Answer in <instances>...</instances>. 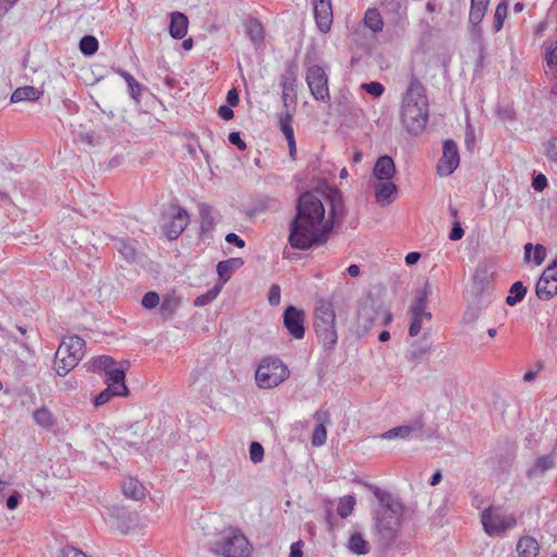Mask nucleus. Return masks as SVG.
<instances>
[{
	"mask_svg": "<svg viewBox=\"0 0 557 557\" xmlns=\"http://www.w3.org/2000/svg\"><path fill=\"white\" fill-rule=\"evenodd\" d=\"M296 209L289 227L290 246L307 250L324 245L333 231V221H326L321 199L313 193H304L297 200Z\"/></svg>",
	"mask_w": 557,
	"mask_h": 557,
	"instance_id": "1",
	"label": "nucleus"
},
{
	"mask_svg": "<svg viewBox=\"0 0 557 557\" xmlns=\"http://www.w3.org/2000/svg\"><path fill=\"white\" fill-rule=\"evenodd\" d=\"M369 486L380 503V507L374 513L375 532L379 535L381 544L384 547H391L400 532L404 505L391 493L373 485Z\"/></svg>",
	"mask_w": 557,
	"mask_h": 557,
	"instance_id": "2",
	"label": "nucleus"
},
{
	"mask_svg": "<svg viewBox=\"0 0 557 557\" xmlns=\"http://www.w3.org/2000/svg\"><path fill=\"white\" fill-rule=\"evenodd\" d=\"M400 119L409 134H420L428 123L429 101L423 84L411 74L407 91L403 98Z\"/></svg>",
	"mask_w": 557,
	"mask_h": 557,
	"instance_id": "3",
	"label": "nucleus"
},
{
	"mask_svg": "<svg viewBox=\"0 0 557 557\" xmlns=\"http://www.w3.org/2000/svg\"><path fill=\"white\" fill-rule=\"evenodd\" d=\"M335 318L332 302L320 299L313 312V326L319 341L326 350H333L337 343Z\"/></svg>",
	"mask_w": 557,
	"mask_h": 557,
	"instance_id": "4",
	"label": "nucleus"
},
{
	"mask_svg": "<svg viewBox=\"0 0 557 557\" xmlns=\"http://www.w3.org/2000/svg\"><path fill=\"white\" fill-rule=\"evenodd\" d=\"M255 376L259 387L273 388L289 376V370L281 359L267 357L260 362Z\"/></svg>",
	"mask_w": 557,
	"mask_h": 557,
	"instance_id": "5",
	"label": "nucleus"
},
{
	"mask_svg": "<svg viewBox=\"0 0 557 557\" xmlns=\"http://www.w3.org/2000/svg\"><path fill=\"white\" fill-rule=\"evenodd\" d=\"M209 549L224 557H247L249 542L238 530L232 529L222 533L220 541L211 543Z\"/></svg>",
	"mask_w": 557,
	"mask_h": 557,
	"instance_id": "6",
	"label": "nucleus"
},
{
	"mask_svg": "<svg viewBox=\"0 0 557 557\" xmlns=\"http://www.w3.org/2000/svg\"><path fill=\"white\" fill-rule=\"evenodd\" d=\"M392 320V313L383 308L381 300L373 297L366 298L358 310V324L364 331L375 324L388 325Z\"/></svg>",
	"mask_w": 557,
	"mask_h": 557,
	"instance_id": "7",
	"label": "nucleus"
},
{
	"mask_svg": "<svg viewBox=\"0 0 557 557\" xmlns=\"http://www.w3.org/2000/svg\"><path fill=\"white\" fill-rule=\"evenodd\" d=\"M306 82L317 101L326 102L330 100L327 75L321 66H309L306 73Z\"/></svg>",
	"mask_w": 557,
	"mask_h": 557,
	"instance_id": "8",
	"label": "nucleus"
},
{
	"mask_svg": "<svg viewBox=\"0 0 557 557\" xmlns=\"http://www.w3.org/2000/svg\"><path fill=\"white\" fill-rule=\"evenodd\" d=\"M535 293L543 300H549L557 294V258L542 273Z\"/></svg>",
	"mask_w": 557,
	"mask_h": 557,
	"instance_id": "9",
	"label": "nucleus"
},
{
	"mask_svg": "<svg viewBox=\"0 0 557 557\" xmlns=\"http://www.w3.org/2000/svg\"><path fill=\"white\" fill-rule=\"evenodd\" d=\"M424 421L422 416L413 418L408 424L393 428L381 435L384 440L396 437L403 440L421 438L423 436Z\"/></svg>",
	"mask_w": 557,
	"mask_h": 557,
	"instance_id": "10",
	"label": "nucleus"
},
{
	"mask_svg": "<svg viewBox=\"0 0 557 557\" xmlns=\"http://www.w3.org/2000/svg\"><path fill=\"white\" fill-rule=\"evenodd\" d=\"M283 324L288 334L296 338L302 339L305 337V312L295 306H287L283 312Z\"/></svg>",
	"mask_w": 557,
	"mask_h": 557,
	"instance_id": "11",
	"label": "nucleus"
},
{
	"mask_svg": "<svg viewBox=\"0 0 557 557\" xmlns=\"http://www.w3.org/2000/svg\"><path fill=\"white\" fill-rule=\"evenodd\" d=\"M459 151L453 139H446L443 144V156L437 164V174L441 176L450 175L459 165Z\"/></svg>",
	"mask_w": 557,
	"mask_h": 557,
	"instance_id": "12",
	"label": "nucleus"
},
{
	"mask_svg": "<svg viewBox=\"0 0 557 557\" xmlns=\"http://www.w3.org/2000/svg\"><path fill=\"white\" fill-rule=\"evenodd\" d=\"M487 11V0H471L469 24H470V36L472 40L482 42L483 39V27L481 23Z\"/></svg>",
	"mask_w": 557,
	"mask_h": 557,
	"instance_id": "13",
	"label": "nucleus"
},
{
	"mask_svg": "<svg viewBox=\"0 0 557 557\" xmlns=\"http://www.w3.org/2000/svg\"><path fill=\"white\" fill-rule=\"evenodd\" d=\"M280 85L282 87V101L284 107H288L289 102L296 101L297 87V65L290 63L286 66L285 72L281 75Z\"/></svg>",
	"mask_w": 557,
	"mask_h": 557,
	"instance_id": "14",
	"label": "nucleus"
},
{
	"mask_svg": "<svg viewBox=\"0 0 557 557\" xmlns=\"http://www.w3.org/2000/svg\"><path fill=\"white\" fill-rule=\"evenodd\" d=\"M189 223L188 212L181 207H175L171 220L164 225V233L170 240H175L185 231Z\"/></svg>",
	"mask_w": 557,
	"mask_h": 557,
	"instance_id": "15",
	"label": "nucleus"
},
{
	"mask_svg": "<svg viewBox=\"0 0 557 557\" xmlns=\"http://www.w3.org/2000/svg\"><path fill=\"white\" fill-rule=\"evenodd\" d=\"M314 17L319 29L327 33L333 22L331 0H312Z\"/></svg>",
	"mask_w": 557,
	"mask_h": 557,
	"instance_id": "16",
	"label": "nucleus"
},
{
	"mask_svg": "<svg viewBox=\"0 0 557 557\" xmlns=\"http://www.w3.org/2000/svg\"><path fill=\"white\" fill-rule=\"evenodd\" d=\"M59 348L60 355H69L79 362L85 354V341L77 335L65 336L60 343Z\"/></svg>",
	"mask_w": 557,
	"mask_h": 557,
	"instance_id": "17",
	"label": "nucleus"
},
{
	"mask_svg": "<svg viewBox=\"0 0 557 557\" xmlns=\"http://www.w3.org/2000/svg\"><path fill=\"white\" fill-rule=\"evenodd\" d=\"M114 249L122 256L128 263H135L138 260L139 253L137 250V242L129 238L114 237L112 239Z\"/></svg>",
	"mask_w": 557,
	"mask_h": 557,
	"instance_id": "18",
	"label": "nucleus"
},
{
	"mask_svg": "<svg viewBox=\"0 0 557 557\" xmlns=\"http://www.w3.org/2000/svg\"><path fill=\"white\" fill-rule=\"evenodd\" d=\"M128 367V361H123L121 363H116L110 370H108L106 374V383L108 386H113L122 392L128 394V388L125 385V372Z\"/></svg>",
	"mask_w": 557,
	"mask_h": 557,
	"instance_id": "19",
	"label": "nucleus"
},
{
	"mask_svg": "<svg viewBox=\"0 0 557 557\" xmlns=\"http://www.w3.org/2000/svg\"><path fill=\"white\" fill-rule=\"evenodd\" d=\"M382 8L393 24H400L406 16L407 0H383Z\"/></svg>",
	"mask_w": 557,
	"mask_h": 557,
	"instance_id": "20",
	"label": "nucleus"
},
{
	"mask_svg": "<svg viewBox=\"0 0 557 557\" xmlns=\"http://www.w3.org/2000/svg\"><path fill=\"white\" fill-rule=\"evenodd\" d=\"M372 174L377 181H391L396 174L394 160L389 156L380 157L373 166Z\"/></svg>",
	"mask_w": 557,
	"mask_h": 557,
	"instance_id": "21",
	"label": "nucleus"
},
{
	"mask_svg": "<svg viewBox=\"0 0 557 557\" xmlns=\"http://www.w3.org/2000/svg\"><path fill=\"white\" fill-rule=\"evenodd\" d=\"M513 515H496L490 511V536L500 535L516 525Z\"/></svg>",
	"mask_w": 557,
	"mask_h": 557,
	"instance_id": "22",
	"label": "nucleus"
},
{
	"mask_svg": "<svg viewBox=\"0 0 557 557\" xmlns=\"http://www.w3.org/2000/svg\"><path fill=\"white\" fill-rule=\"evenodd\" d=\"M374 196L381 206L389 205L397 196L398 188L391 181H381L373 186Z\"/></svg>",
	"mask_w": 557,
	"mask_h": 557,
	"instance_id": "23",
	"label": "nucleus"
},
{
	"mask_svg": "<svg viewBox=\"0 0 557 557\" xmlns=\"http://www.w3.org/2000/svg\"><path fill=\"white\" fill-rule=\"evenodd\" d=\"M327 198L330 201V212L326 221H333L334 226L335 224L343 222L345 216V207L342 195L337 189L333 190Z\"/></svg>",
	"mask_w": 557,
	"mask_h": 557,
	"instance_id": "24",
	"label": "nucleus"
},
{
	"mask_svg": "<svg viewBox=\"0 0 557 557\" xmlns=\"http://www.w3.org/2000/svg\"><path fill=\"white\" fill-rule=\"evenodd\" d=\"M487 288V264L480 262L476 267L472 280H471V292L476 296L481 297Z\"/></svg>",
	"mask_w": 557,
	"mask_h": 557,
	"instance_id": "25",
	"label": "nucleus"
},
{
	"mask_svg": "<svg viewBox=\"0 0 557 557\" xmlns=\"http://www.w3.org/2000/svg\"><path fill=\"white\" fill-rule=\"evenodd\" d=\"M188 28V18L181 12H173L170 21V35L174 39H182L186 36Z\"/></svg>",
	"mask_w": 557,
	"mask_h": 557,
	"instance_id": "26",
	"label": "nucleus"
},
{
	"mask_svg": "<svg viewBox=\"0 0 557 557\" xmlns=\"http://www.w3.org/2000/svg\"><path fill=\"white\" fill-rule=\"evenodd\" d=\"M411 321L408 330V334L411 337H416L425 326L431 323V312H419L410 311Z\"/></svg>",
	"mask_w": 557,
	"mask_h": 557,
	"instance_id": "27",
	"label": "nucleus"
},
{
	"mask_svg": "<svg viewBox=\"0 0 557 557\" xmlns=\"http://www.w3.org/2000/svg\"><path fill=\"white\" fill-rule=\"evenodd\" d=\"M518 557H536L540 552L537 541L529 535L522 536L516 547Z\"/></svg>",
	"mask_w": 557,
	"mask_h": 557,
	"instance_id": "28",
	"label": "nucleus"
},
{
	"mask_svg": "<svg viewBox=\"0 0 557 557\" xmlns=\"http://www.w3.org/2000/svg\"><path fill=\"white\" fill-rule=\"evenodd\" d=\"M246 35L253 45H260L264 39V30L258 18L249 17L244 22Z\"/></svg>",
	"mask_w": 557,
	"mask_h": 557,
	"instance_id": "29",
	"label": "nucleus"
},
{
	"mask_svg": "<svg viewBox=\"0 0 557 557\" xmlns=\"http://www.w3.org/2000/svg\"><path fill=\"white\" fill-rule=\"evenodd\" d=\"M555 467V460L553 456H541L535 459L534 465L528 470L527 476L529 479H534L539 475L544 474L547 470L553 469Z\"/></svg>",
	"mask_w": 557,
	"mask_h": 557,
	"instance_id": "30",
	"label": "nucleus"
},
{
	"mask_svg": "<svg viewBox=\"0 0 557 557\" xmlns=\"http://www.w3.org/2000/svg\"><path fill=\"white\" fill-rule=\"evenodd\" d=\"M77 364L78 362L69 355H60V348L58 347L54 356V370L59 376H65Z\"/></svg>",
	"mask_w": 557,
	"mask_h": 557,
	"instance_id": "31",
	"label": "nucleus"
},
{
	"mask_svg": "<svg viewBox=\"0 0 557 557\" xmlns=\"http://www.w3.org/2000/svg\"><path fill=\"white\" fill-rule=\"evenodd\" d=\"M122 490L126 497L134 500H139L145 496L144 485L134 478L125 479L122 484Z\"/></svg>",
	"mask_w": 557,
	"mask_h": 557,
	"instance_id": "32",
	"label": "nucleus"
},
{
	"mask_svg": "<svg viewBox=\"0 0 557 557\" xmlns=\"http://www.w3.org/2000/svg\"><path fill=\"white\" fill-rule=\"evenodd\" d=\"M198 212L200 218L201 234L211 232L215 225L212 208L209 205L201 202L198 205Z\"/></svg>",
	"mask_w": 557,
	"mask_h": 557,
	"instance_id": "33",
	"label": "nucleus"
},
{
	"mask_svg": "<svg viewBox=\"0 0 557 557\" xmlns=\"http://www.w3.org/2000/svg\"><path fill=\"white\" fill-rule=\"evenodd\" d=\"M180 297L174 293L163 296L160 304V314L163 319H171L180 307Z\"/></svg>",
	"mask_w": 557,
	"mask_h": 557,
	"instance_id": "34",
	"label": "nucleus"
},
{
	"mask_svg": "<svg viewBox=\"0 0 557 557\" xmlns=\"http://www.w3.org/2000/svg\"><path fill=\"white\" fill-rule=\"evenodd\" d=\"M243 265L244 260L242 258H230L218 263L216 272L220 278L226 282L231 277V273L234 270L242 268Z\"/></svg>",
	"mask_w": 557,
	"mask_h": 557,
	"instance_id": "35",
	"label": "nucleus"
},
{
	"mask_svg": "<svg viewBox=\"0 0 557 557\" xmlns=\"http://www.w3.org/2000/svg\"><path fill=\"white\" fill-rule=\"evenodd\" d=\"M347 547L350 552L357 555H367L370 552V544L364 540L360 532H354L350 534Z\"/></svg>",
	"mask_w": 557,
	"mask_h": 557,
	"instance_id": "36",
	"label": "nucleus"
},
{
	"mask_svg": "<svg viewBox=\"0 0 557 557\" xmlns=\"http://www.w3.org/2000/svg\"><path fill=\"white\" fill-rule=\"evenodd\" d=\"M40 95L41 91L34 86L18 87L13 91L11 102L38 100Z\"/></svg>",
	"mask_w": 557,
	"mask_h": 557,
	"instance_id": "37",
	"label": "nucleus"
},
{
	"mask_svg": "<svg viewBox=\"0 0 557 557\" xmlns=\"http://www.w3.org/2000/svg\"><path fill=\"white\" fill-rule=\"evenodd\" d=\"M33 419L37 425L46 430H52L55 426V418L53 417L52 412L46 407L36 409L33 412Z\"/></svg>",
	"mask_w": 557,
	"mask_h": 557,
	"instance_id": "38",
	"label": "nucleus"
},
{
	"mask_svg": "<svg viewBox=\"0 0 557 557\" xmlns=\"http://www.w3.org/2000/svg\"><path fill=\"white\" fill-rule=\"evenodd\" d=\"M362 21L364 26L373 33H380L383 29L384 22L377 9H368Z\"/></svg>",
	"mask_w": 557,
	"mask_h": 557,
	"instance_id": "39",
	"label": "nucleus"
},
{
	"mask_svg": "<svg viewBox=\"0 0 557 557\" xmlns=\"http://www.w3.org/2000/svg\"><path fill=\"white\" fill-rule=\"evenodd\" d=\"M430 294H431V285L426 281L424 283V286L421 289L417 290L414 301L410 307V311L429 312L426 310V306H428V298H429Z\"/></svg>",
	"mask_w": 557,
	"mask_h": 557,
	"instance_id": "40",
	"label": "nucleus"
},
{
	"mask_svg": "<svg viewBox=\"0 0 557 557\" xmlns=\"http://www.w3.org/2000/svg\"><path fill=\"white\" fill-rule=\"evenodd\" d=\"M497 119L504 123H511L516 121L517 114L510 101L498 102L495 108Z\"/></svg>",
	"mask_w": 557,
	"mask_h": 557,
	"instance_id": "41",
	"label": "nucleus"
},
{
	"mask_svg": "<svg viewBox=\"0 0 557 557\" xmlns=\"http://www.w3.org/2000/svg\"><path fill=\"white\" fill-rule=\"evenodd\" d=\"M431 348L432 345L428 342L413 343L407 354L408 361L414 364L419 363L431 351Z\"/></svg>",
	"mask_w": 557,
	"mask_h": 557,
	"instance_id": "42",
	"label": "nucleus"
},
{
	"mask_svg": "<svg viewBox=\"0 0 557 557\" xmlns=\"http://www.w3.org/2000/svg\"><path fill=\"white\" fill-rule=\"evenodd\" d=\"M525 294L527 287L521 281H517L509 289V295L506 297V304L509 306H516L525 297Z\"/></svg>",
	"mask_w": 557,
	"mask_h": 557,
	"instance_id": "43",
	"label": "nucleus"
},
{
	"mask_svg": "<svg viewBox=\"0 0 557 557\" xmlns=\"http://www.w3.org/2000/svg\"><path fill=\"white\" fill-rule=\"evenodd\" d=\"M515 457H516V446H515V444L511 443L508 445L505 455L500 456L497 461L498 468L503 473H506L510 470V468L513 463Z\"/></svg>",
	"mask_w": 557,
	"mask_h": 557,
	"instance_id": "44",
	"label": "nucleus"
},
{
	"mask_svg": "<svg viewBox=\"0 0 557 557\" xmlns=\"http://www.w3.org/2000/svg\"><path fill=\"white\" fill-rule=\"evenodd\" d=\"M99 42L97 38L92 35H85L79 40V50L86 57L94 55L97 52Z\"/></svg>",
	"mask_w": 557,
	"mask_h": 557,
	"instance_id": "45",
	"label": "nucleus"
},
{
	"mask_svg": "<svg viewBox=\"0 0 557 557\" xmlns=\"http://www.w3.org/2000/svg\"><path fill=\"white\" fill-rule=\"evenodd\" d=\"M127 393L122 392L113 386H107L102 392H100L94 400L95 406L99 407L107 404L112 396H126Z\"/></svg>",
	"mask_w": 557,
	"mask_h": 557,
	"instance_id": "46",
	"label": "nucleus"
},
{
	"mask_svg": "<svg viewBox=\"0 0 557 557\" xmlns=\"http://www.w3.org/2000/svg\"><path fill=\"white\" fill-rule=\"evenodd\" d=\"M508 14V0H503L495 10L494 13V30L499 32L504 25V22Z\"/></svg>",
	"mask_w": 557,
	"mask_h": 557,
	"instance_id": "47",
	"label": "nucleus"
},
{
	"mask_svg": "<svg viewBox=\"0 0 557 557\" xmlns=\"http://www.w3.org/2000/svg\"><path fill=\"white\" fill-rule=\"evenodd\" d=\"M293 122V114L289 111H286L284 114L280 116V131L284 135L285 139H292L295 138L294 129L292 126Z\"/></svg>",
	"mask_w": 557,
	"mask_h": 557,
	"instance_id": "48",
	"label": "nucleus"
},
{
	"mask_svg": "<svg viewBox=\"0 0 557 557\" xmlns=\"http://www.w3.org/2000/svg\"><path fill=\"white\" fill-rule=\"evenodd\" d=\"M356 505L355 497L351 495L344 496L339 498L337 506V513L342 518H347L354 511Z\"/></svg>",
	"mask_w": 557,
	"mask_h": 557,
	"instance_id": "49",
	"label": "nucleus"
},
{
	"mask_svg": "<svg viewBox=\"0 0 557 557\" xmlns=\"http://www.w3.org/2000/svg\"><path fill=\"white\" fill-rule=\"evenodd\" d=\"M121 75L127 83L128 92L133 99L139 101L141 96V85L127 72H122Z\"/></svg>",
	"mask_w": 557,
	"mask_h": 557,
	"instance_id": "50",
	"label": "nucleus"
},
{
	"mask_svg": "<svg viewBox=\"0 0 557 557\" xmlns=\"http://www.w3.org/2000/svg\"><path fill=\"white\" fill-rule=\"evenodd\" d=\"M116 364L115 360H113L109 356H99L97 358H94L90 362V367L92 369H98L103 371L104 373L110 370L112 367Z\"/></svg>",
	"mask_w": 557,
	"mask_h": 557,
	"instance_id": "51",
	"label": "nucleus"
},
{
	"mask_svg": "<svg viewBox=\"0 0 557 557\" xmlns=\"http://www.w3.org/2000/svg\"><path fill=\"white\" fill-rule=\"evenodd\" d=\"M484 497L472 494V505L480 510L481 524L485 533H487V507H483Z\"/></svg>",
	"mask_w": 557,
	"mask_h": 557,
	"instance_id": "52",
	"label": "nucleus"
},
{
	"mask_svg": "<svg viewBox=\"0 0 557 557\" xmlns=\"http://www.w3.org/2000/svg\"><path fill=\"white\" fill-rule=\"evenodd\" d=\"M326 435H327L326 428L322 424H317V426L314 428L313 434H312V440H311L312 446L320 447V446L324 445L326 442Z\"/></svg>",
	"mask_w": 557,
	"mask_h": 557,
	"instance_id": "53",
	"label": "nucleus"
},
{
	"mask_svg": "<svg viewBox=\"0 0 557 557\" xmlns=\"http://www.w3.org/2000/svg\"><path fill=\"white\" fill-rule=\"evenodd\" d=\"M219 293H220V288L213 287L212 289L208 290L206 294L198 296L195 299V306L201 307V306H206V305L210 304L213 299L216 298Z\"/></svg>",
	"mask_w": 557,
	"mask_h": 557,
	"instance_id": "54",
	"label": "nucleus"
},
{
	"mask_svg": "<svg viewBox=\"0 0 557 557\" xmlns=\"http://www.w3.org/2000/svg\"><path fill=\"white\" fill-rule=\"evenodd\" d=\"M264 450L260 443L252 442L249 447V457L253 463H259L263 460Z\"/></svg>",
	"mask_w": 557,
	"mask_h": 557,
	"instance_id": "55",
	"label": "nucleus"
},
{
	"mask_svg": "<svg viewBox=\"0 0 557 557\" xmlns=\"http://www.w3.org/2000/svg\"><path fill=\"white\" fill-rule=\"evenodd\" d=\"M160 304V297L156 292H148L141 299V305L146 309H153Z\"/></svg>",
	"mask_w": 557,
	"mask_h": 557,
	"instance_id": "56",
	"label": "nucleus"
},
{
	"mask_svg": "<svg viewBox=\"0 0 557 557\" xmlns=\"http://www.w3.org/2000/svg\"><path fill=\"white\" fill-rule=\"evenodd\" d=\"M361 87L375 98L381 97L384 92V86L379 82L364 83Z\"/></svg>",
	"mask_w": 557,
	"mask_h": 557,
	"instance_id": "57",
	"label": "nucleus"
},
{
	"mask_svg": "<svg viewBox=\"0 0 557 557\" xmlns=\"http://www.w3.org/2000/svg\"><path fill=\"white\" fill-rule=\"evenodd\" d=\"M480 308L478 306H469L463 313L462 320L466 324L474 323L480 317Z\"/></svg>",
	"mask_w": 557,
	"mask_h": 557,
	"instance_id": "58",
	"label": "nucleus"
},
{
	"mask_svg": "<svg viewBox=\"0 0 557 557\" xmlns=\"http://www.w3.org/2000/svg\"><path fill=\"white\" fill-rule=\"evenodd\" d=\"M268 301L271 306H277L281 301V287L273 284L268 293Z\"/></svg>",
	"mask_w": 557,
	"mask_h": 557,
	"instance_id": "59",
	"label": "nucleus"
},
{
	"mask_svg": "<svg viewBox=\"0 0 557 557\" xmlns=\"http://www.w3.org/2000/svg\"><path fill=\"white\" fill-rule=\"evenodd\" d=\"M59 557H87V555L74 546H65L60 549Z\"/></svg>",
	"mask_w": 557,
	"mask_h": 557,
	"instance_id": "60",
	"label": "nucleus"
},
{
	"mask_svg": "<svg viewBox=\"0 0 557 557\" xmlns=\"http://www.w3.org/2000/svg\"><path fill=\"white\" fill-rule=\"evenodd\" d=\"M545 257H546L545 247L541 244L535 245L533 258H531V260H533L535 264L540 265L543 263Z\"/></svg>",
	"mask_w": 557,
	"mask_h": 557,
	"instance_id": "61",
	"label": "nucleus"
},
{
	"mask_svg": "<svg viewBox=\"0 0 557 557\" xmlns=\"http://www.w3.org/2000/svg\"><path fill=\"white\" fill-rule=\"evenodd\" d=\"M228 141L236 146L240 151L246 150V143L242 139L239 132H232L228 135Z\"/></svg>",
	"mask_w": 557,
	"mask_h": 557,
	"instance_id": "62",
	"label": "nucleus"
},
{
	"mask_svg": "<svg viewBox=\"0 0 557 557\" xmlns=\"http://www.w3.org/2000/svg\"><path fill=\"white\" fill-rule=\"evenodd\" d=\"M546 156L554 162H557V138L546 143Z\"/></svg>",
	"mask_w": 557,
	"mask_h": 557,
	"instance_id": "63",
	"label": "nucleus"
},
{
	"mask_svg": "<svg viewBox=\"0 0 557 557\" xmlns=\"http://www.w3.org/2000/svg\"><path fill=\"white\" fill-rule=\"evenodd\" d=\"M463 234H465V231H463L460 222L456 221L453 225L450 233H449V239L454 240V242L459 240L462 238Z\"/></svg>",
	"mask_w": 557,
	"mask_h": 557,
	"instance_id": "64",
	"label": "nucleus"
}]
</instances>
